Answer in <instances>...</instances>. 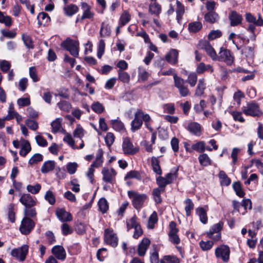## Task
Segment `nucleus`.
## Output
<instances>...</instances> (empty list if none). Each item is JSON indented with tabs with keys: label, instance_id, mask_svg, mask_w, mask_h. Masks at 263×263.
<instances>
[{
	"label": "nucleus",
	"instance_id": "nucleus-21",
	"mask_svg": "<svg viewBox=\"0 0 263 263\" xmlns=\"http://www.w3.org/2000/svg\"><path fill=\"white\" fill-rule=\"evenodd\" d=\"M79 7L75 4H70L63 7L64 13L67 16H72L79 11Z\"/></svg>",
	"mask_w": 263,
	"mask_h": 263
},
{
	"label": "nucleus",
	"instance_id": "nucleus-47",
	"mask_svg": "<svg viewBox=\"0 0 263 263\" xmlns=\"http://www.w3.org/2000/svg\"><path fill=\"white\" fill-rule=\"evenodd\" d=\"M205 84L203 79H200L198 81V84L195 91V95L200 96L204 93L205 89Z\"/></svg>",
	"mask_w": 263,
	"mask_h": 263
},
{
	"label": "nucleus",
	"instance_id": "nucleus-30",
	"mask_svg": "<svg viewBox=\"0 0 263 263\" xmlns=\"http://www.w3.org/2000/svg\"><path fill=\"white\" fill-rule=\"evenodd\" d=\"M118 79L121 82L128 84L130 81V75L123 70H118Z\"/></svg>",
	"mask_w": 263,
	"mask_h": 263
},
{
	"label": "nucleus",
	"instance_id": "nucleus-56",
	"mask_svg": "<svg viewBox=\"0 0 263 263\" xmlns=\"http://www.w3.org/2000/svg\"><path fill=\"white\" fill-rule=\"evenodd\" d=\"M16 114H17V112L14 110L13 105L11 104L9 106L8 114L5 117V119H6L7 121L11 120L15 118Z\"/></svg>",
	"mask_w": 263,
	"mask_h": 263
},
{
	"label": "nucleus",
	"instance_id": "nucleus-9",
	"mask_svg": "<svg viewBox=\"0 0 263 263\" xmlns=\"http://www.w3.org/2000/svg\"><path fill=\"white\" fill-rule=\"evenodd\" d=\"M217 60L224 62L227 65H231L233 63L234 57L229 50L221 48Z\"/></svg>",
	"mask_w": 263,
	"mask_h": 263
},
{
	"label": "nucleus",
	"instance_id": "nucleus-16",
	"mask_svg": "<svg viewBox=\"0 0 263 263\" xmlns=\"http://www.w3.org/2000/svg\"><path fill=\"white\" fill-rule=\"evenodd\" d=\"M200 46H201L202 48L205 51L209 56H210L212 59V60L215 61L217 60V55L215 50L208 42H201L200 43Z\"/></svg>",
	"mask_w": 263,
	"mask_h": 263
},
{
	"label": "nucleus",
	"instance_id": "nucleus-17",
	"mask_svg": "<svg viewBox=\"0 0 263 263\" xmlns=\"http://www.w3.org/2000/svg\"><path fill=\"white\" fill-rule=\"evenodd\" d=\"M229 18L230 21V24L232 26H236L240 24L242 22V16L235 11H232L229 15Z\"/></svg>",
	"mask_w": 263,
	"mask_h": 263
},
{
	"label": "nucleus",
	"instance_id": "nucleus-35",
	"mask_svg": "<svg viewBox=\"0 0 263 263\" xmlns=\"http://www.w3.org/2000/svg\"><path fill=\"white\" fill-rule=\"evenodd\" d=\"M219 177L220 179V183L222 185L228 186L230 184L231 179L228 177L224 171H220Z\"/></svg>",
	"mask_w": 263,
	"mask_h": 263
},
{
	"label": "nucleus",
	"instance_id": "nucleus-51",
	"mask_svg": "<svg viewBox=\"0 0 263 263\" xmlns=\"http://www.w3.org/2000/svg\"><path fill=\"white\" fill-rule=\"evenodd\" d=\"M43 159V156L42 155L36 153L34 154L31 158L29 160L28 163L30 165H33L34 164L37 163L42 161Z\"/></svg>",
	"mask_w": 263,
	"mask_h": 263
},
{
	"label": "nucleus",
	"instance_id": "nucleus-22",
	"mask_svg": "<svg viewBox=\"0 0 263 263\" xmlns=\"http://www.w3.org/2000/svg\"><path fill=\"white\" fill-rule=\"evenodd\" d=\"M187 129L192 134L200 136L201 134V126L197 122H191L188 124Z\"/></svg>",
	"mask_w": 263,
	"mask_h": 263
},
{
	"label": "nucleus",
	"instance_id": "nucleus-6",
	"mask_svg": "<svg viewBox=\"0 0 263 263\" xmlns=\"http://www.w3.org/2000/svg\"><path fill=\"white\" fill-rule=\"evenodd\" d=\"M35 227V223L33 220L27 217H24L20 227V231L22 234L28 235Z\"/></svg>",
	"mask_w": 263,
	"mask_h": 263
},
{
	"label": "nucleus",
	"instance_id": "nucleus-58",
	"mask_svg": "<svg viewBox=\"0 0 263 263\" xmlns=\"http://www.w3.org/2000/svg\"><path fill=\"white\" fill-rule=\"evenodd\" d=\"M41 189V185L39 183H36L34 185H28L27 186V191L32 194H36L38 193Z\"/></svg>",
	"mask_w": 263,
	"mask_h": 263
},
{
	"label": "nucleus",
	"instance_id": "nucleus-53",
	"mask_svg": "<svg viewBox=\"0 0 263 263\" xmlns=\"http://www.w3.org/2000/svg\"><path fill=\"white\" fill-rule=\"evenodd\" d=\"M92 110L97 114H101L104 110V107L99 102H94L91 105Z\"/></svg>",
	"mask_w": 263,
	"mask_h": 263
},
{
	"label": "nucleus",
	"instance_id": "nucleus-15",
	"mask_svg": "<svg viewBox=\"0 0 263 263\" xmlns=\"http://www.w3.org/2000/svg\"><path fill=\"white\" fill-rule=\"evenodd\" d=\"M51 252L55 257L62 261H64L66 257L65 250L62 246H55L52 250Z\"/></svg>",
	"mask_w": 263,
	"mask_h": 263
},
{
	"label": "nucleus",
	"instance_id": "nucleus-62",
	"mask_svg": "<svg viewBox=\"0 0 263 263\" xmlns=\"http://www.w3.org/2000/svg\"><path fill=\"white\" fill-rule=\"evenodd\" d=\"M197 81V76L195 72H192L189 74L187 82L189 83L191 87L194 86Z\"/></svg>",
	"mask_w": 263,
	"mask_h": 263
},
{
	"label": "nucleus",
	"instance_id": "nucleus-25",
	"mask_svg": "<svg viewBox=\"0 0 263 263\" xmlns=\"http://www.w3.org/2000/svg\"><path fill=\"white\" fill-rule=\"evenodd\" d=\"M178 52L176 49H172L166 55V60L171 64H176L177 62Z\"/></svg>",
	"mask_w": 263,
	"mask_h": 263
},
{
	"label": "nucleus",
	"instance_id": "nucleus-28",
	"mask_svg": "<svg viewBox=\"0 0 263 263\" xmlns=\"http://www.w3.org/2000/svg\"><path fill=\"white\" fill-rule=\"evenodd\" d=\"M111 33L110 26L108 24L103 22L101 24L100 35L101 37H105L109 36Z\"/></svg>",
	"mask_w": 263,
	"mask_h": 263
},
{
	"label": "nucleus",
	"instance_id": "nucleus-59",
	"mask_svg": "<svg viewBox=\"0 0 263 263\" xmlns=\"http://www.w3.org/2000/svg\"><path fill=\"white\" fill-rule=\"evenodd\" d=\"M149 11L152 14L158 15L161 12V8L158 4L154 3L149 5Z\"/></svg>",
	"mask_w": 263,
	"mask_h": 263
},
{
	"label": "nucleus",
	"instance_id": "nucleus-36",
	"mask_svg": "<svg viewBox=\"0 0 263 263\" xmlns=\"http://www.w3.org/2000/svg\"><path fill=\"white\" fill-rule=\"evenodd\" d=\"M130 20V15L127 11H124L119 19L120 26L126 25Z\"/></svg>",
	"mask_w": 263,
	"mask_h": 263
},
{
	"label": "nucleus",
	"instance_id": "nucleus-40",
	"mask_svg": "<svg viewBox=\"0 0 263 263\" xmlns=\"http://www.w3.org/2000/svg\"><path fill=\"white\" fill-rule=\"evenodd\" d=\"M24 217H27L29 218L36 217L37 213L35 208H24Z\"/></svg>",
	"mask_w": 263,
	"mask_h": 263
},
{
	"label": "nucleus",
	"instance_id": "nucleus-32",
	"mask_svg": "<svg viewBox=\"0 0 263 263\" xmlns=\"http://www.w3.org/2000/svg\"><path fill=\"white\" fill-rule=\"evenodd\" d=\"M178 171V167H175L172 169L171 172L166 175L165 179L168 184L171 183L173 180H175L177 178Z\"/></svg>",
	"mask_w": 263,
	"mask_h": 263
},
{
	"label": "nucleus",
	"instance_id": "nucleus-61",
	"mask_svg": "<svg viewBox=\"0 0 263 263\" xmlns=\"http://www.w3.org/2000/svg\"><path fill=\"white\" fill-rule=\"evenodd\" d=\"M149 75V73L143 67H139L138 68V76L142 81H146L148 79Z\"/></svg>",
	"mask_w": 263,
	"mask_h": 263
},
{
	"label": "nucleus",
	"instance_id": "nucleus-3",
	"mask_svg": "<svg viewBox=\"0 0 263 263\" xmlns=\"http://www.w3.org/2000/svg\"><path fill=\"white\" fill-rule=\"evenodd\" d=\"M241 110L246 116L259 117L262 114L259 105L254 102L248 103L246 106H243Z\"/></svg>",
	"mask_w": 263,
	"mask_h": 263
},
{
	"label": "nucleus",
	"instance_id": "nucleus-48",
	"mask_svg": "<svg viewBox=\"0 0 263 263\" xmlns=\"http://www.w3.org/2000/svg\"><path fill=\"white\" fill-rule=\"evenodd\" d=\"M37 18L39 25H42L44 23H47L49 22L50 20V18L48 14L43 12L39 14Z\"/></svg>",
	"mask_w": 263,
	"mask_h": 263
},
{
	"label": "nucleus",
	"instance_id": "nucleus-14",
	"mask_svg": "<svg viewBox=\"0 0 263 263\" xmlns=\"http://www.w3.org/2000/svg\"><path fill=\"white\" fill-rule=\"evenodd\" d=\"M102 174L103 175V180L106 182L110 183L112 182L117 174L116 171L113 168L109 170L106 167L103 168Z\"/></svg>",
	"mask_w": 263,
	"mask_h": 263
},
{
	"label": "nucleus",
	"instance_id": "nucleus-55",
	"mask_svg": "<svg viewBox=\"0 0 263 263\" xmlns=\"http://www.w3.org/2000/svg\"><path fill=\"white\" fill-rule=\"evenodd\" d=\"M185 203L186 204L185 206V211L187 216H189L191 215V212L193 210L194 205L191 199L187 198L185 200Z\"/></svg>",
	"mask_w": 263,
	"mask_h": 263
},
{
	"label": "nucleus",
	"instance_id": "nucleus-8",
	"mask_svg": "<svg viewBox=\"0 0 263 263\" xmlns=\"http://www.w3.org/2000/svg\"><path fill=\"white\" fill-rule=\"evenodd\" d=\"M104 239L106 243L112 247H116L118 245V237L112 229H106L105 230Z\"/></svg>",
	"mask_w": 263,
	"mask_h": 263
},
{
	"label": "nucleus",
	"instance_id": "nucleus-39",
	"mask_svg": "<svg viewBox=\"0 0 263 263\" xmlns=\"http://www.w3.org/2000/svg\"><path fill=\"white\" fill-rule=\"evenodd\" d=\"M200 164L203 166H208L211 164V160L206 154L200 155L198 157Z\"/></svg>",
	"mask_w": 263,
	"mask_h": 263
},
{
	"label": "nucleus",
	"instance_id": "nucleus-13",
	"mask_svg": "<svg viewBox=\"0 0 263 263\" xmlns=\"http://www.w3.org/2000/svg\"><path fill=\"white\" fill-rule=\"evenodd\" d=\"M170 231L169 232V239L173 243L178 245L180 243V239L178 236L177 232L178 230L176 228V223L174 221H171L170 223Z\"/></svg>",
	"mask_w": 263,
	"mask_h": 263
},
{
	"label": "nucleus",
	"instance_id": "nucleus-37",
	"mask_svg": "<svg viewBox=\"0 0 263 263\" xmlns=\"http://www.w3.org/2000/svg\"><path fill=\"white\" fill-rule=\"evenodd\" d=\"M196 212L200 218V221L205 224L208 221V217L205 210L203 208H198L196 209Z\"/></svg>",
	"mask_w": 263,
	"mask_h": 263
},
{
	"label": "nucleus",
	"instance_id": "nucleus-12",
	"mask_svg": "<svg viewBox=\"0 0 263 263\" xmlns=\"http://www.w3.org/2000/svg\"><path fill=\"white\" fill-rule=\"evenodd\" d=\"M122 148L124 153L128 155H134L139 151L138 147H134L133 143L128 138L123 139Z\"/></svg>",
	"mask_w": 263,
	"mask_h": 263
},
{
	"label": "nucleus",
	"instance_id": "nucleus-33",
	"mask_svg": "<svg viewBox=\"0 0 263 263\" xmlns=\"http://www.w3.org/2000/svg\"><path fill=\"white\" fill-rule=\"evenodd\" d=\"M152 166L154 172L158 175H161L162 171L159 165V161L156 157H153L152 158Z\"/></svg>",
	"mask_w": 263,
	"mask_h": 263
},
{
	"label": "nucleus",
	"instance_id": "nucleus-26",
	"mask_svg": "<svg viewBox=\"0 0 263 263\" xmlns=\"http://www.w3.org/2000/svg\"><path fill=\"white\" fill-rule=\"evenodd\" d=\"M31 150V147L30 143L26 140H24L22 142V147L19 154L23 157H25Z\"/></svg>",
	"mask_w": 263,
	"mask_h": 263
},
{
	"label": "nucleus",
	"instance_id": "nucleus-54",
	"mask_svg": "<svg viewBox=\"0 0 263 263\" xmlns=\"http://www.w3.org/2000/svg\"><path fill=\"white\" fill-rule=\"evenodd\" d=\"M160 263H179L178 258L174 256L167 255L160 261Z\"/></svg>",
	"mask_w": 263,
	"mask_h": 263
},
{
	"label": "nucleus",
	"instance_id": "nucleus-18",
	"mask_svg": "<svg viewBox=\"0 0 263 263\" xmlns=\"http://www.w3.org/2000/svg\"><path fill=\"white\" fill-rule=\"evenodd\" d=\"M150 245V240L146 238H143L139 244L137 252L139 256H144Z\"/></svg>",
	"mask_w": 263,
	"mask_h": 263
},
{
	"label": "nucleus",
	"instance_id": "nucleus-34",
	"mask_svg": "<svg viewBox=\"0 0 263 263\" xmlns=\"http://www.w3.org/2000/svg\"><path fill=\"white\" fill-rule=\"evenodd\" d=\"M192 149L199 153H203L205 149V143L200 141L192 145Z\"/></svg>",
	"mask_w": 263,
	"mask_h": 263
},
{
	"label": "nucleus",
	"instance_id": "nucleus-4",
	"mask_svg": "<svg viewBox=\"0 0 263 263\" xmlns=\"http://www.w3.org/2000/svg\"><path fill=\"white\" fill-rule=\"evenodd\" d=\"M62 46L67 50L69 51L72 56L74 57H78L79 43L78 41L68 39L62 43Z\"/></svg>",
	"mask_w": 263,
	"mask_h": 263
},
{
	"label": "nucleus",
	"instance_id": "nucleus-63",
	"mask_svg": "<svg viewBox=\"0 0 263 263\" xmlns=\"http://www.w3.org/2000/svg\"><path fill=\"white\" fill-rule=\"evenodd\" d=\"M85 131L82 126L78 124L73 132L74 137L82 138L84 135Z\"/></svg>",
	"mask_w": 263,
	"mask_h": 263
},
{
	"label": "nucleus",
	"instance_id": "nucleus-60",
	"mask_svg": "<svg viewBox=\"0 0 263 263\" xmlns=\"http://www.w3.org/2000/svg\"><path fill=\"white\" fill-rule=\"evenodd\" d=\"M45 199L51 205H53L55 202V196L52 192L48 191L45 195Z\"/></svg>",
	"mask_w": 263,
	"mask_h": 263
},
{
	"label": "nucleus",
	"instance_id": "nucleus-44",
	"mask_svg": "<svg viewBox=\"0 0 263 263\" xmlns=\"http://www.w3.org/2000/svg\"><path fill=\"white\" fill-rule=\"evenodd\" d=\"M22 39L25 45L28 49H30L34 48L32 40L29 35L23 33L22 35Z\"/></svg>",
	"mask_w": 263,
	"mask_h": 263
},
{
	"label": "nucleus",
	"instance_id": "nucleus-64",
	"mask_svg": "<svg viewBox=\"0 0 263 263\" xmlns=\"http://www.w3.org/2000/svg\"><path fill=\"white\" fill-rule=\"evenodd\" d=\"M78 165L76 162H69L66 165L67 172L70 174H73L76 173Z\"/></svg>",
	"mask_w": 263,
	"mask_h": 263
},
{
	"label": "nucleus",
	"instance_id": "nucleus-38",
	"mask_svg": "<svg viewBox=\"0 0 263 263\" xmlns=\"http://www.w3.org/2000/svg\"><path fill=\"white\" fill-rule=\"evenodd\" d=\"M177 8H176V13H177V19L178 22L181 20L182 16L184 13V6L178 1L176 2Z\"/></svg>",
	"mask_w": 263,
	"mask_h": 263
},
{
	"label": "nucleus",
	"instance_id": "nucleus-24",
	"mask_svg": "<svg viewBox=\"0 0 263 263\" xmlns=\"http://www.w3.org/2000/svg\"><path fill=\"white\" fill-rule=\"evenodd\" d=\"M55 166V162L53 160H48L43 164L41 171L43 174H46L53 171Z\"/></svg>",
	"mask_w": 263,
	"mask_h": 263
},
{
	"label": "nucleus",
	"instance_id": "nucleus-1",
	"mask_svg": "<svg viewBox=\"0 0 263 263\" xmlns=\"http://www.w3.org/2000/svg\"><path fill=\"white\" fill-rule=\"evenodd\" d=\"M151 117L149 115L144 114L141 110H138L135 114L134 119L131 122V130L135 132L139 129L142 124L143 121L149 122Z\"/></svg>",
	"mask_w": 263,
	"mask_h": 263
},
{
	"label": "nucleus",
	"instance_id": "nucleus-52",
	"mask_svg": "<svg viewBox=\"0 0 263 263\" xmlns=\"http://www.w3.org/2000/svg\"><path fill=\"white\" fill-rule=\"evenodd\" d=\"M233 187L237 196L240 197H243L244 196L245 193L242 190L240 182H235L233 183Z\"/></svg>",
	"mask_w": 263,
	"mask_h": 263
},
{
	"label": "nucleus",
	"instance_id": "nucleus-19",
	"mask_svg": "<svg viewBox=\"0 0 263 263\" xmlns=\"http://www.w3.org/2000/svg\"><path fill=\"white\" fill-rule=\"evenodd\" d=\"M56 215L59 219L62 222L70 221L72 220L71 214L63 209H59L56 211Z\"/></svg>",
	"mask_w": 263,
	"mask_h": 263
},
{
	"label": "nucleus",
	"instance_id": "nucleus-20",
	"mask_svg": "<svg viewBox=\"0 0 263 263\" xmlns=\"http://www.w3.org/2000/svg\"><path fill=\"white\" fill-rule=\"evenodd\" d=\"M81 7L83 10V13L81 17V20L85 18L91 19L94 16V13L91 11V7L86 3L83 2L81 3Z\"/></svg>",
	"mask_w": 263,
	"mask_h": 263
},
{
	"label": "nucleus",
	"instance_id": "nucleus-29",
	"mask_svg": "<svg viewBox=\"0 0 263 263\" xmlns=\"http://www.w3.org/2000/svg\"><path fill=\"white\" fill-rule=\"evenodd\" d=\"M223 223L222 222L217 223L212 226L209 232H207V235L209 238H212V235L215 233H220L222 229Z\"/></svg>",
	"mask_w": 263,
	"mask_h": 263
},
{
	"label": "nucleus",
	"instance_id": "nucleus-2",
	"mask_svg": "<svg viewBox=\"0 0 263 263\" xmlns=\"http://www.w3.org/2000/svg\"><path fill=\"white\" fill-rule=\"evenodd\" d=\"M128 196L132 200L133 205L137 210H140L142 208L144 201L147 199L145 194H141L133 191H128Z\"/></svg>",
	"mask_w": 263,
	"mask_h": 263
},
{
	"label": "nucleus",
	"instance_id": "nucleus-27",
	"mask_svg": "<svg viewBox=\"0 0 263 263\" xmlns=\"http://www.w3.org/2000/svg\"><path fill=\"white\" fill-rule=\"evenodd\" d=\"M103 151L102 149L101 148L99 149L96 155V158L95 161L91 164V166L93 167H99L101 166L103 162Z\"/></svg>",
	"mask_w": 263,
	"mask_h": 263
},
{
	"label": "nucleus",
	"instance_id": "nucleus-49",
	"mask_svg": "<svg viewBox=\"0 0 263 263\" xmlns=\"http://www.w3.org/2000/svg\"><path fill=\"white\" fill-rule=\"evenodd\" d=\"M98 205L100 211L105 213L108 209V204L106 199L104 198H101L98 202Z\"/></svg>",
	"mask_w": 263,
	"mask_h": 263
},
{
	"label": "nucleus",
	"instance_id": "nucleus-5",
	"mask_svg": "<svg viewBox=\"0 0 263 263\" xmlns=\"http://www.w3.org/2000/svg\"><path fill=\"white\" fill-rule=\"evenodd\" d=\"M173 78L174 85L178 89L180 96L185 97L189 95L190 91L187 86L185 85V81L176 73L174 74Z\"/></svg>",
	"mask_w": 263,
	"mask_h": 263
},
{
	"label": "nucleus",
	"instance_id": "nucleus-43",
	"mask_svg": "<svg viewBox=\"0 0 263 263\" xmlns=\"http://www.w3.org/2000/svg\"><path fill=\"white\" fill-rule=\"evenodd\" d=\"M158 221L157 214L156 212H153L148 218L147 223V228L148 229H153L155 224Z\"/></svg>",
	"mask_w": 263,
	"mask_h": 263
},
{
	"label": "nucleus",
	"instance_id": "nucleus-7",
	"mask_svg": "<svg viewBox=\"0 0 263 263\" xmlns=\"http://www.w3.org/2000/svg\"><path fill=\"white\" fill-rule=\"evenodd\" d=\"M28 250L29 246L27 245H23L21 247L13 249L11 252V255L20 261H23L26 259Z\"/></svg>",
	"mask_w": 263,
	"mask_h": 263
},
{
	"label": "nucleus",
	"instance_id": "nucleus-31",
	"mask_svg": "<svg viewBox=\"0 0 263 263\" xmlns=\"http://www.w3.org/2000/svg\"><path fill=\"white\" fill-rule=\"evenodd\" d=\"M140 226V225L137 221V218L136 215H134L131 218L126 221L127 231H129L130 229H134Z\"/></svg>",
	"mask_w": 263,
	"mask_h": 263
},
{
	"label": "nucleus",
	"instance_id": "nucleus-46",
	"mask_svg": "<svg viewBox=\"0 0 263 263\" xmlns=\"http://www.w3.org/2000/svg\"><path fill=\"white\" fill-rule=\"evenodd\" d=\"M61 121L62 119L57 118L51 123L52 133H56L60 130L62 128Z\"/></svg>",
	"mask_w": 263,
	"mask_h": 263
},
{
	"label": "nucleus",
	"instance_id": "nucleus-57",
	"mask_svg": "<svg viewBox=\"0 0 263 263\" xmlns=\"http://www.w3.org/2000/svg\"><path fill=\"white\" fill-rule=\"evenodd\" d=\"M163 191L164 189H162L161 188H156L154 189L153 191V194L156 202L160 203L161 202L160 195Z\"/></svg>",
	"mask_w": 263,
	"mask_h": 263
},
{
	"label": "nucleus",
	"instance_id": "nucleus-42",
	"mask_svg": "<svg viewBox=\"0 0 263 263\" xmlns=\"http://www.w3.org/2000/svg\"><path fill=\"white\" fill-rule=\"evenodd\" d=\"M111 123L112 128L117 131L121 132L125 130L124 124L120 120H112L111 121Z\"/></svg>",
	"mask_w": 263,
	"mask_h": 263
},
{
	"label": "nucleus",
	"instance_id": "nucleus-45",
	"mask_svg": "<svg viewBox=\"0 0 263 263\" xmlns=\"http://www.w3.org/2000/svg\"><path fill=\"white\" fill-rule=\"evenodd\" d=\"M58 106L59 108L64 111L69 112L71 108L70 103L66 101H61L57 103Z\"/></svg>",
	"mask_w": 263,
	"mask_h": 263
},
{
	"label": "nucleus",
	"instance_id": "nucleus-50",
	"mask_svg": "<svg viewBox=\"0 0 263 263\" xmlns=\"http://www.w3.org/2000/svg\"><path fill=\"white\" fill-rule=\"evenodd\" d=\"M202 28V24L199 22H194L190 23L189 25V30L190 32H196L200 30Z\"/></svg>",
	"mask_w": 263,
	"mask_h": 263
},
{
	"label": "nucleus",
	"instance_id": "nucleus-11",
	"mask_svg": "<svg viewBox=\"0 0 263 263\" xmlns=\"http://www.w3.org/2000/svg\"><path fill=\"white\" fill-rule=\"evenodd\" d=\"M19 201L24 205L25 208H31L36 204L35 198L33 197L29 194H23L21 195Z\"/></svg>",
	"mask_w": 263,
	"mask_h": 263
},
{
	"label": "nucleus",
	"instance_id": "nucleus-10",
	"mask_svg": "<svg viewBox=\"0 0 263 263\" xmlns=\"http://www.w3.org/2000/svg\"><path fill=\"white\" fill-rule=\"evenodd\" d=\"M215 255L217 258H221L224 262L229 259L230 249L226 245L220 246L215 250Z\"/></svg>",
	"mask_w": 263,
	"mask_h": 263
},
{
	"label": "nucleus",
	"instance_id": "nucleus-41",
	"mask_svg": "<svg viewBox=\"0 0 263 263\" xmlns=\"http://www.w3.org/2000/svg\"><path fill=\"white\" fill-rule=\"evenodd\" d=\"M8 216L9 220L11 222L15 221V205L14 204H10L8 206Z\"/></svg>",
	"mask_w": 263,
	"mask_h": 263
},
{
	"label": "nucleus",
	"instance_id": "nucleus-23",
	"mask_svg": "<svg viewBox=\"0 0 263 263\" xmlns=\"http://www.w3.org/2000/svg\"><path fill=\"white\" fill-rule=\"evenodd\" d=\"M218 14L215 11H209L204 16L205 21L210 24H214L219 20Z\"/></svg>",
	"mask_w": 263,
	"mask_h": 263
}]
</instances>
